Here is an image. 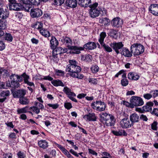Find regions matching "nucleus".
<instances>
[{
  "mask_svg": "<svg viewBox=\"0 0 158 158\" xmlns=\"http://www.w3.org/2000/svg\"><path fill=\"white\" fill-rule=\"evenodd\" d=\"M69 64L66 67V72H69V75L73 78L80 79L84 78V76L82 74H79L81 70V67L78 65L77 62L75 60H69Z\"/></svg>",
  "mask_w": 158,
  "mask_h": 158,
  "instance_id": "nucleus-1",
  "label": "nucleus"
},
{
  "mask_svg": "<svg viewBox=\"0 0 158 158\" xmlns=\"http://www.w3.org/2000/svg\"><path fill=\"white\" fill-rule=\"evenodd\" d=\"M113 49L116 52L117 54H121L123 56L125 57H130L132 56L133 53L130 51L127 48L124 47V44L122 42H113L110 44Z\"/></svg>",
  "mask_w": 158,
  "mask_h": 158,
  "instance_id": "nucleus-2",
  "label": "nucleus"
},
{
  "mask_svg": "<svg viewBox=\"0 0 158 158\" xmlns=\"http://www.w3.org/2000/svg\"><path fill=\"white\" fill-rule=\"evenodd\" d=\"M100 121L105 123L107 126L111 127V128H115L114 127L116 123V120L114 116L112 114L106 113H102L100 116Z\"/></svg>",
  "mask_w": 158,
  "mask_h": 158,
  "instance_id": "nucleus-3",
  "label": "nucleus"
},
{
  "mask_svg": "<svg viewBox=\"0 0 158 158\" xmlns=\"http://www.w3.org/2000/svg\"><path fill=\"white\" fill-rule=\"evenodd\" d=\"M130 50L133 53L134 56H139L143 53L144 51V46L139 43H135L130 47Z\"/></svg>",
  "mask_w": 158,
  "mask_h": 158,
  "instance_id": "nucleus-4",
  "label": "nucleus"
},
{
  "mask_svg": "<svg viewBox=\"0 0 158 158\" xmlns=\"http://www.w3.org/2000/svg\"><path fill=\"white\" fill-rule=\"evenodd\" d=\"M16 75L15 74H12L10 76V81L8 80L6 84V85L9 87L16 89L19 87L20 86L19 82V80L17 79L16 77Z\"/></svg>",
  "mask_w": 158,
  "mask_h": 158,
  "instance_id": "nucleus-5",
  "label": "nucleus"
},
{
  "mask_svg": "<svg viewBox=\"0 0 158 158\" xmlns=\"http://www.w3.org/2000/svg\"><path fill=\"white\" fill-rule=\"evenodd\" d=\"M130 102H131L133 105V108L134 106H140L143 105L144 103L143 99L139 97L133 96L130 98Z\"/></svg>",
  "mask_w": 158,
  "mask_h": 158,
  "instance_id": "nucleus-6",
  "label": "nucleus"
},
{
  "mask_svg": "<svg viewBox=\"0 0 158 158\" xmlns=\"http://www.w3.org/2000/svg\"><path fill=\"white\" fill-rule=\"evenodd\" d=\"M13 96L15 98H23L26 94L27 91L23 89H18L15 91H11Z\"/></svg>",
  "mask_w": 158,
  "mask_h": 158,
  "instance_id": "nucleus-7",
  "label": "nucleus"
},
{
  "mask_svg": "<svg viewBox=\"0 0 158 158\" xmlns=\"http://www.w3.org/2000/svg\"><path fill=\"white\" fill-rule=\"evenodd\" d=\"M68 48L70 50L69 53L71 54H78L81 53V51L84 50L83 47L77 46H70L69 45Z\"/></svg>",
  "mask_w": 158,
  "mask_h": 158,
  "instance_id": "nucleus-8",
  "label": "nucleus"
},
{
  "mask_svg": "<svg viewBox=\"0 0 158 158\" xmlns=\"http://www.w3.org/2000/svg\"><path fill=\"white\" fill-rule=\"evenodd\" d=\"M123 23V20L118 17L114 18L110 22L112 26L117 28L121 27Z\"/></svg>",
  "mask_w": 158,
  "mask_h": 158,
  "instance_id": "nucleus-9",
  "label": "nucleus"
},
{
  "mask_svg": "<svg viewBox=\"0 0 158 158\" xmlns=\"http://www.w3.org/2000/svg\"><path fill=\"white\" fill-rule=\"evenodd\" d=\"M42 10L40 8H32L30 11V15L32 18H38L43 15Z\"/></svg>",
  "mask_w": 158,
  "mask_h": 158,
  "instance_id": "nucleus-10",
  "label": "nucleus"
},
{
  "mask_svg": "<svg viewBox=\"0 0 158 158\" xmlns=\"http://www.w3.org/2000/svg\"><path fill=\"white\" fill-rule=\"evenodd\" d=\"M121 126L122 128L127 129L133 127V125L128 118H124L121 121Z\"/></svg>",
  "mask_w": 158,
  "mask_h": 158,
  "instance_id": "nucleus-11",
  "label": "nucleus"
},
{
  "mask_svg": "<svg viewBox=\"0 0 158 158\" xmlns=\"http://www.w3.org/2000/svg\"><path fill=\"white\" fill-rule=\"evenodd\" d=\"M19 3L21 4L22 9L28 11L31 8V5L29 4V0H18Z\"/></svg>",
  "mask_w": 158,
  "mask_h": 158,
  "instance_id": "nucleus-12",
  "label": "nucleus"
},
{
  "mask_svg": "<svg viewBox=\"0 0 158 158\" xmlns=\"http://www.w3.org/2000/svg\"><path fill=\"white\" fill-rule=\"evenodd\" d=\"M148 11L153 15L158 16V4H151L148 8Z\"/></svg>",
  "mask_w": 158,
  "mask_h": 158,
  "instance_id": "nucleus-13",
  "label": "nucleus"
},
{
  "mask_svg": "<svg viewBox=\"0 0 158 158\" xmlns=\"http://www.w3.org/2000/svg\"><path fill=\"white\" fill-rule=\"evenodd\" d=\"M16 77L17 79L19 80V81L22 82L24 81V83L25 84L28 81V80L30 79V77L29 75H27L25 72H24L20 75L16 74Z\"/></svg>",
  "mask_w": 158,
  "mask_h": 158,
  "instance_id": "nucleus-14",
  "label": "nucleus"
},
{
  "mask_svg": "<svg viewBox=\"0 0 158 158\" xmlns=\"http://www.w3.org/2000/svg\"><path fill=\"white\" fill-rule=\"evenodd\" d=\"M50 48L54 50L57 47L59 44V42L56 38L54 36H52L51 37V39L50 40Z\"/></svg>",
  "mask_w": 158,
  "mask_h": 158,
  "instance_id": "nucleus-15",
  "label": "nucleus"
},
{
  "mask_svg": "<svg viewBox=\"0 0 158 158\" xmlns=\"http://www.w3.org/2000/svg\"><path fill=\"white\" fill-rule=\"evenodd\" d=\"M131 123L134 125L135 123L139 122V116L136 113L131 114L129 117Z\"/></svg>",
  "mask_w": 158,
  "mask_h": 158,
  "instance_id": "nucleus-16",
  "label": "nucleus"
},
{
  "mask_svg": "<svg viewBox=\"0 0 158 158\" xmlns=\"http://www.w3.org/2000/svg\"><path fill=\"white\" fill-rule=\"evenodd\" d=\"M97 47L96 44L93 42H89L85 44L83 47L84 50L85 49L86 50H92L96 48Z\"/></svg>",
  "mask_w": 158,
  "mask_h": 158,
  "instance_id": "nucleus-17",
  "label": "nucleus"
},
{
  "mask_svg": "<svg viewBox=\"0 0 158 158\" xmlns=\"http://www.w3.org/2000/svg\"><path fill=\"white\" fill-rule=\"evenodd\" d=\"M78 4L79 5L85 8H87L91 4V0H79Z\"/></svg>",
  "mask_w": 158,
  "mask_h": 158,
  "instance_id": "nucleus-18",
  "label": "nucleus"
},
{
  "mask_svg": "<svg viewBox=\"0 0 158 158\" xmlns=\"http://www.w3.org/2000/svg\"><path fill=\"white\" fill-rule=\"evenodd\" d=\"M83 118L84 119L86 118V120L89 121H95L97 120V117L94 113H89L88 114L84 115Z\"/></svg>",
  "mask_w": 158,
  "mask_h": 158,
  "instance_id": "nucleus-19",
  "label": "nucleus"
},
{
  "mask_svg": "<svg viewBox=\"0 0 158 158\" xmlns=\"http://www.w3.org/2000/svg\"><path fill=\"white\" fill-rule=\"evenodd\" d=\"M77 0H66L65 3L67 6L73 8L77 7Z\"/></svg>",
  "mask_w": 158,
  "mask_h": 158,
  "instance_id": "nucleus-20",
  "label": "nucleus"
},
{
  "mask_svg": "<svg viewBox=\"0 0 158 158\" xmlns=\"http://www.w3.org/2000/svg\"><path fill=\"white\" fill-rule=\"evenodd\" d=\"M154 103L152 102L149 101L147 102L145 105L143 106L144 110L145 112L152 111V107L153 106Z\"/></svg>",
  "mask_w": 158,
  "mask_h": 158,
  "instance_id": "nucleus-21",
  "label": "nucleus"
},
{
  "mask_svg": "<svg viewBox=\"0 0 158 158\" xmlns=\"http://www.w3.org/2000/svg\"><path fill=\"white\" fill-rule=\"evenodd\" d=\"M8 10L7 9L4 10L3 8H0V18L2 19H7L9 16Z\"/></svg>",
  "mask_w": 158,
  "mask_h": 158,
  "instance_id": "nucleus-22",
  "label": "nucleus"
},
{
  "mask_svg": "<svg viewBox=\"0 0 158 158\" xmlns=\"http://www.w3.org/2000/svg\"><path fill=\"white\" fill-rule=\"evenodd\" d=\"M89 12L91 17L93 18L98 17L100 13V10L98 9H90L89 10Z\"/></svg>",
  "mask_w": 158,
  "mask_h": 158,
  "instance_id": "nucleus-23",
  "label": "nucleus"
},
{
  "mask_svg": "<svg viewBox=\"0 0 158 158\" xmlns=\"http://www.w3.org/2000/svg\"><path fill=\"white\" fill-rule=\"evenodd\" d=\"M111 132L114 135L117 136L122 135L127 136V133L125 131L123 130H119L118 131L113 130L111 131Z\"/></svg>",
  "mask_w": 158,
  "mask_h": 158,
  "instance_id": "nucleus-24",
  "label": "nucleus"
},
{
  "mask_svg": "<svg viewBox=\"0 0 158 158\" xmlns=\"http://www.w3.org/2000/svg\"><path fill=\"white\" fill-rule=\"evenodd\" d=\"M9 6L10 10H13L16 11H19L22 9V6L21 4L17 2L12 5H9Z\"/></svg>",
  "mask_w": 158,
  "mask_h": 158,
  "instance_id": "nucleus-25",
  "label": "nucleus"
},
{
  "mask_svg": "<svg viewBox=\"0 0 158 158\" xmlns=\"http://www.w3.org/2000/svg\"><path fill=\"white\" fill-rule=\"evenodd\" d=\"M68 49L67 48H62L61 47H57L53 51L54 52L57 53L58 54H59L60 56L62 55V54L68 51Z\"/></svg>",
  "mask_w": 158,
  "mask_h": 158,
  "instance_id": "nucleus-26",
  "label": "nucleus"
},
{
  "mask_svg": "<svg viewBox=\"0 0 158 158\" xmlns=\"http://www.w3.org/2000/svg\"><path fill=\"white\" fill-rule=\"evenodd\" d=\"M99 23L104 24L105 27H107L109 26L110 23V19L106 17L102 18L100 19L99 20Z\"/></svg>",
  "mask_w": 158,
  "mask_h": 158,
  "instance_id": "nucleus-27",
  "label": "nucleus"
},
{
  "mask_svg": "<svg viewBox=\"0 0 158 158\" xmlns=\"http://www.w3.org/2000/svg\"><path fill=\"white\" fill-rule=\"evenodd\" d=\"M96 104L100 105L101 106L104 105V107H102L101 108H100L99 106L97 107L96 109V110H97L99 111H104L105 110V108L106 107V105L103 101L102 102L101 101H96Z\"/></svg>",
  "mask_w": 158,
  "mask_h": 158,
  "instance_id": "nucleus-28",
  "label": "nucleus"
},
{
  "mask_svg": "<svg viewBox=\"0 0 158 158\" xmlns=\"http://www.w3.org/2000/svg\"><path fill=\"white\" fill-rule=\"evenodd\" d=\"M51 82V83L55 86H61L63 87L64 86L62 81L59 79H53Z\"/></svg>",
  "mask_w": 158,
  "mask_h": 158,
  "instance_id": "nucleus-29",
  "label": "nucleus"
},
{
  "mask_svg": "<svg viewBox=\"0 0 158 158\" xmlns=\"http://www.w3.org/2000/svg\"><path fill=\"white\" fill-rule=\"evenodd\" d=\"M39 146L43 149H45L48 147V143L45 140H40L38 142Z\"/></svg>",
  "mask_w": 158,
  "mask_h": 158,
  "instance_id": "nucleus-30",
  "label": "nucleus"
},
{
  "mask_svg": "<svg viewBox=\"0 0 158 158\" xmlns=\"http://www.w3.org/2000/svg\"><path fill=\"white\" fill-rule=\"evenodd\" d=\"M39 31L40 34L45 37L48 38L50 36V32L46 29L43 28Z\"/></svg>",
  "mask_w": 158,
  "mask_h": 158,
  "instance_id": "nucleus-31",
  "label": "nucleus"
},
{
  "mask_svg": "<svg viewBox=\"0 0 158 158\" xmlns=\"http://www.w3.org/2000/svg\"><path fill=\"white\" fill-rule=\"evenodd\" d=\"M31 27L40 31L43 28V24L40 22L37 21L34 24L32 25Z\"/></svg>",
  "mask_w": 158,
  "mask_h": 158,
  "instance_id": "nucleus-32",
  "label": "nucleus"
},
{
  "mask_svg": "<svg viewBox=\"0 0 158 158\" xmlns=\"http://www.w3.org/2000/svg\"><path fill=\"white\" fill-rule=\"evenodd\" d=\"M63 91L65 93V94L68 95V97L69 95H73L76 96L75 94L73 92L71 91V90L67 86L64 87V88Z\"/></svg>",
  "mask_w": 158,
  "mask_h": 158,
  "instance_id": "nucleus-33",
  "label": "nucleus"
},
{
  "mask_svg": "<svg viewBox=\"0 0 158 158\" xmlns=\"http://www.w3.org/2000/svg\"><path fill=\"white\" fill-rule=\"evenodd\" d=\"M100 44L105 51L109 52L112 51V48L110 46L109 47L108 45L105 44L104 42Z\"/></svg>",
  "mask_w": 158,
  "mask_h": 158,
  "instance_id": "nucleus-34",
  "label": "nucleus"
},
{
  "mask_svg": "<svg viewBox=\"0 0 158 158\" xmlns=\"http://www.w3.org/2000/svg\"><path fill=\"white\" fill-rule=\"evenodd\" d=\"M7 21L6 19H0V29H5L6 27Z\"/></svg>",
  "mask_w": 158,
  "mask_h": 158,
  "instance_id": "nucleus-35",
  "label": "nucleus"
},
{
  "mask_svg": "<svg viewBox=\"0 0 158 158\" xmlns=\"http://www.w3.org/2000/svg\"><path fill=\"white\" fill-rule=\"evenodd\" d=\"M109 35L112 38L116 39L118 37V33L117 31L114 29H111V31L109 33Z\"/></svg>",
  "mask_w": 158,
  "mask_h": 158,
  "instance_id": "nucleus-36",
  "label": "nucleus"
},
{
  "mask_svg": "<svg viewBox=\"0 0 158 158\" xmlns=\"http://www.w3.org/2000/svg\"><path fill=\"white\" fill-rule=\"evenodd\" d=\"M19 103L22 105H27L29 102V100L27 98L24 96L19 99Z\"/></svg>",
  "mask_w": 158,
  "mask_h": 158,
  "instance_id": "nucleus-37",
  "label": "nucleus"
},
{
  "mask_svg": "<svg viewBox=\"0 0 158 158\" xmlns=\"http://www.w3.org/2000/svg\"><path fill=\"white\" fill-rule=\"evenodd\" d=\"M4 39L10 42H11L13 40L12 35L10 33L6 32L4 34Z\"/></svg>",
  "mask_w": 158,
  "mask_h": 158,
  "instance_id": "nucleus-38",
  "label": "nucleus"
},
{
  "mask_svg": "<svg viewBox=\"0 0 158 158\" xmlns=\"http://www.w3.org/2000/svg\"><path fill=\"white\" fill-rule=\"evenodd\" d=\"M106 35L105 32H102L100 35V38L98 39V41L100 44L104 43V40L105 38L106 37Z\"/></svg>",
  "mask_w": 158,
  "mask_h": 158,
  "instance_id": "nucleus-39",
  "label": "nucleus"
},
{
  "mask_svg": "<svg viewBox=\"0 0 158 158\" xmlns=\"http://www.w3.org/2000/svg\"><path fill=\"white\" fill-rule=\"evenodd\" d=\"M56 145L64 153L65 155L69 152L61 145L56 143H55Z\"/></svg>",
  "mask_w": 158,
  "mask_h": 158,
  "instance_id": "nucleus-40",
  "label": "nucleus"
},
{
  "mask_svg": "<svg viewBox=\"0 0 158 158\" xmlns=\"http://www.w3.org/2000/svg\"><path fill=\"white\" fill-rule=\"evenodd\" d=\"M61 42L63 43L68 44L72 43V40L69 37L63 36L61 40Z\"/></svg>",
  "mask_w": 158,
  "mask_h": 158,
  "instance_id": "nucleus-41",
  "label": "nucleus"
},
{
  "mask_svg": "<svg viewBox=\"0 0 158 158\" xmlns=\"http://www.w3.org/2000/svg\"><path fill=\"white\" fill-rule=\"evenodd\" d=\"M28 106H26L25 107L21 108L18 109L17 110V114H20L21 113H24L27 112V109L28 108Z\"/></svg>",
  "mask_w": 158,
  "mask_h": 158,
  "instance_id": "nucleus-42",
  "label": "nucleus"
},
{
  "mask_svg": "<svg viewBox=\"0 0 158 158\" xmlns=\"http://www.w3.org/2000/svg\"><path fill=\"white\" fill-rule=\"evenodd\" d=\"M10 92L9 90H4L2 91L0 94V96L1 97H3L4 98H6V97L9 96Z\"/></svg>",
  "mask_w": 158,
  "mask_h": 158,
  "instance_id": "nucleus-43",
  "label": "nucleus"
},
{
  "mask_svg": "<svg viewBox=\"0 0 158 158\" xmlns=\"http://www.w3.org/2000/svg\"><path fill=\"white\" fill-rule=\"evenodd\" d=\"M99 69V67L97 65H93L91 68V69L92 73H95L98 72Z\"/></svg>",
  "mask_w": 158,
  "mask_h": 158,
  "instance_id": "nucleus-44",
  "label": "nucleus"
},
{
  "mask_svg": "<svg viewBox=\"0 0 158 158\" xmlns=\"http://www.w3.org/2000/svg\"><path fill=\"white\" fill-rule=\"evenodd\" d=\"M65 0H54L53 4L55 5L61 6L64 2Z\"/></svg>",
  "mask_w": 158,
  "mask_h": 158,
  "instance_id": "nucleus-45",
  "label": "nucleus"
},
{
  "mask_svg": "<svg viewBox=\"0 0 158 158\" xmlns=\"http://www.w3.org/2000/svg\"><path fill=\"white\" fill-rule=\"evenodd\" d=\"M130 103H129L128 102L124 100L122 101V103L124 105L128 107H130L131 108H133V105H132L131 102H130Z\"/></svg>",
  "mask_w": 158,
  "mask_h": 158,
  "instance_id": "nucleus-46",
  "label": "nucleus"
},
{
  "mask_svg": "<svg viewBox=\"0 0 158 158\" xmlns=\"http://www.w3.org/2000/svg\"><path fill=\"white\" fill-rule=\"evenodd\" d=\"M52 56L53 57V60L54 61L57 63L59 61V59L57 56L58 55L57 53H56L55 52H54L53 50H52Z\"/></svg>",
  "mask_w": 158,
  "mask_h": 158,
  "instance_id": "nucleus-47",
  "label": "nucleus"
},
{
  "mask_svg": "<svg viewBox=\"0 0 158 158\" xmlns=\"http://www.w3.org/2000/svg\"><path fill=\"white\" fill-rule=\"evenodd\" d=\"M92 56L88 54L85 56L84 60L86 62L89 63L92 61Z\"/></svg>",
  "mask_w": 158,
  "mask_h": 158,
  "instance_id": "nucleus-48",
  "label": "nucleus"
},
{
  "mask_svg": "<svg viewBox=\"0 0 158 158\" xmlns=\"http://www.w3.org/2000/svg\"><path fill=\"white\" fill-rule=\"evenodd\" d=\"M5 44L3 42L2 39H1L0 38V51L3 50L5 48Z\"/></svg>",
  "mask_w": 158,
  "mask_h": 158,
  "instance_id": "nucleus-49",
  "label": "nucleus"
},
{
  "mask_svg": "<svg viewBox=\"0 0 158 158\" xmlns=\"http://www.w3.org/2000/svg\"><path fill=\"white\" fill-rule=\"evenodd\" d=\"M121 84L123 86H126L128 84V81L126 78H123L121 81Z\"/></svg>",
  "mask_w": 158,
  "mask_h": 158,
  "instance_id": "nucleus-50",
  "label": "nucleus"
},
{
  "mask_svg": "<svg viewBox=\"0 0 158 158\" xmlns=\"http://www.w3.org/2000/svg\"><path fill=\"white\" fill-rule=\"evenodd\" d=\"M23 16V15L22 13L17 12L15 14V16L16 19L20 20L22 19Z\"/></svg>",
  "mask_w": 158,
  "mask_h": 158,
  "instance_id": "nucleus-51",
  "label": "nucleus"
},
{
  "mask_svg": "<svg viewBox=\"0 0 158 158\" xmlns=\"http://www.w3.org/2000/svg\"><path fill=\"white\" fill-rule=\"evenodd\" d=\"M139 121L140 120L145 122L147 121L148 120L147 117L143 114H141L139 116Z\"/></svg>",
  "mask_w": 158,
  "mask_h": 158,
  "instance_id": "nucleus-52",
  "label": "nucleus"
},
{
  "mask_svg": "<svg viewBox=\"0 0 158 158\" xmlns=\"http://www.w3.org/2000/svg\"><path fill=\"white\" fill-rule=\"evenodd\" d=\"M35 105L37 106V107L39 108V109H40L41 110H42L44 109V107L43 105L40 102H35Z\"/></svg>",
  "mask_w": 158,
  "mask_h": 158,
  "instance_id": "nucleus-53",
  "label": "nucleus"
},
{
  "mask_svg": "<svg viewBox=\"0 0 158 158\" xmlns=\"http://www.w3.org/2000/svg\"><path fill=\"white\" fill-rule=\"evenodd\" d=\"M64 106V107L67 110H69L73 107L72 104L70 102L65 103Z\"/></svg>",
  "mask_w": 158,
  "mask_h": 158,
  "instance_id": "nucleus-54",
  "label": "nucleus"
},
{
  "mask_svg": "<svg viewBox=\"0 0 158 158\" xmlns=\"http://www.w3.org/2000/svg\"><path fill=\"white\" fill-rule=\"evenodd\" d=\"M48 106L49 107H52L54 109H56L59 106V105L58 103H56L55 104H48Z\"/></svg>",
  "mask_w": 158,
  "mask_h": 158,
  "instance_id": "nucleus-55",
  "label": "nucleus"
},
{
  "mask_svg": "<svg viewBox=\"0 0 158 158\" xmlns=\"http://www.w3.org/2000/svg\"><path fill=\"white\" fill-rule=\"evenodd\" d=\"M158 123L156 121H154L151 125L152 129L154 131L157 130V126Z\"/></svg>",
  "mask_w": 158,
  "mask_h": 158,
  "instance_id": "nucleus-56",
  "label": "nucleus"
},
{
  "mask_svg": "<svg viewBox=\"0 0 158 158\" xmlns=\"http://www.w3.org/2000/svg\"><path fill=\"white\" fill-rule=\"evenodd\" d=\"M135 110L141 114L145 112L143 108V106L141 108L136 107L135 108Z\"/></svg>",
  "mask_w": 158,
  "mask_h": 158,
  "instance_id": "nucleus-57",
  "label": "nucleus"
},
{
  "mask_svg": "<svg viewBox=\"0 0 158 158\" xmlns=\"http://www.w3.org/2000/svg\"><path fill=\"white\" fill-rule=\"evenodd\" d=\"M151 114L153 115L158 117V108H154L151 112Z\"/></svg>",
  "mask_w": 158,
  "mask_h": 158,
  "instance_id": "nucleus-58",
  "label": "nucleus"
},
{
  "mask_svg": "<svg viewBox=\"0 0 158 158\" xmlns=\"http://www.w3.org/2000/svg\"><path fill=\"white\" fill-rule=\"evenodd\" d=\"M152 92V96L153 98H155L158 96V90L156 89L152 90L151 91V93Z\"/></svg>",
  "mask_w": 158,
  "mask_h": 158,
  "instance_id": "nucleus-59",
  "label": "nucleus"
},
{
  "mask_svg": "<svg viewBox=\"0 0 158 158\" xmlns=\"http://www.w3.org/2000/svg\"><path fill=\"white\" fill-rule=\"evenodd\" d=\"M18 158H25V156L23 152L19 151L17 154Z\"/></svg>",
  "mask_w": 158,
  "mask_h": 158,
  "instance_id": "nucleus-60",
  "label": "nucleus"
},
{
  "mask_svg": "<svg viewBox=\"0 0 158 158\" xmlns=\"http://www.w3.org/2000/svg\"><path fill=\"white\" fill-rule=\"evenodd\" d=\"M98 3L97 2H95L93 4H91L90 6H89V7L90 8V9H97V7H98Z\"/></svg>",
  "mask_w": 158,
  "mask_h": 158,
  "instance_id": "nucleus-61",
  "label": "nucleus"
},
{
  "mask_svg": "<svg viewBox=\"0 0 158 158\" xmlns=\"http://www.w3.org/2000/svg\"><path fill=\"white\" fill-rule=\"evenodd\" d=\"M143 97L145 99L149 100L152 98V95L148 93L143 94Z\"/></svg>",
  "mask_w": 158,
  "mask_h": 158,
  "instance_id": "nucleus-62",
  "label": "nucleus"
},
{
  "mask_svg": "<svg viewBox=\"0 0 158 158\" xmlns=\"http://www.w3.org/2000/svg\"><path fill=\"white\" fill-rule=\"evenodd\" d=\"M89 81L92 84L96 85L97 83V80L96 79L90 78L89 79Z\"/></svg>",
  "mask_w": 158,
  "mask_h": 158,
  "instance_id": "nucleus-63",
  "label": "nucleus"
},
{
  "mask_svg": "<svg viewBox=\"0 0 158 158\" xmlns=\"http://www.w3.org/2000/svg\"><path fill=\"white\" fill-rule=\"evenodd\" d=\"M12 154L11 153H6L3 155L2 158H12Z\"/></svg>",
  "mask_w": 158,
  "mask_h": 158,
  "instance_id": "nucleus-64",
  "label": "nucleus"
}]
</instances>
